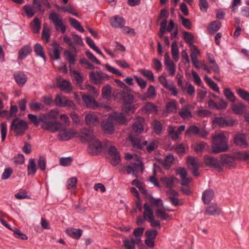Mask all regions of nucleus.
<instances>
[{
  "label": "nucleus",
  "instance_id": "40",
  "mask_svg": "<svg viewBox=\"0 0 249 249\" xmlns=\"http://www.w3.org/2000/svg\"><path fill=\"white\" fill-rule=\"evenodd\" d=\"M144 230V228L142 227L138 228L134 230L133 235L135 236L134 239L135 242L140 243L141 242V237L143 234Z\"/></svg>",
  "mask_w": 249,
  "mask_h": 249
},
{
  "label": "nucleus",
  "instance_id": "45",
  "mask_svg": "<svg viewBox=\"0 0 249 249\" xmlns=\"http://www.w3.org/2000/svg\"><path fill=\"white\" fill-rule=\"evenodd\" d=\"M223 92L225 97L230 102L233 103L235 101L236 97L230 88H225Z\"/></svg>",
  "mask_w": 249,
  "mask_h": 249
},
{
  "label": "nucleus",
  "instance_id": "46",
  "mask_svg": "<svg viewBox=\"0 0 249 249\" xmlns=\"http://www.w3.org/2000/svg\"><path fill=\"white\" fill-rule=\"evenodd\" d=\"M32 29L35 34L38 33L40 30V21L38 18L36 17L31 23Z\"/></svg>",
  "mask_w": 249,
  "mask_h": 249
},
{
  "label": "nucleus",
  "instance_id": "17",
  "mask_svg": "<svg viewBox=\"0 0 249 249\" xmlns=\"http://www.w3.org/2000/svg\"><path fill=\"white\" fill-rule=\"evenodd\" d=\"M111 25L114 28H122L125 24V20L122 18L118 16H115L110 20Z\"/></svg>",
  "mask_w": 249,
  "mask_h": 249
},
{
  "label": "nucleus",
  "instance_id": "13",
  "mask_svg": "<svg viewBox=\"0 0 249 249\" xmlns=\"http://www.w3.org/2000/svg\"><path fill=\"white\" fill-rule=\"evenodd\" d=\"M144 122V119L143 118H137L132 125V133L133 132L137 134L141 133L143 131Z\"/></svg>",
  "mask_w": 249,
  "mask_h": 249
},
{
  "label": "nucleus",
  "instance_id": "25",
  "mask_svg": "<svg viewBox=\"0 0 249 249\" xmlns=\"http://www.w3.org/2000/svg\"><path fill=\"white\" fill-rule=\"evenodd\" d=\"M177 174L179 175L181 180V184L188 185L191 181V179L187 177V172L184 168H179L177 170Z\"/></svg>",
  "mask_w": 249,
  "mask_h": 249
},
{
  "label": "nucleus",
  "instance_id": "23",
  "mask_svg": "<svg viewBox=\"0 0 249 249\" xmlns=\"http://www.w3.org/2000/svg\"><path fill=\"white\" fill-rule=\"evenodd\" d=\"M86 124L89 126H95L99 124V120L96 115L93 113H89L85 116Z\"/></svg>",
  "mask_w": 249,
  "mask_h": 249
},
{
  "label": "nucleus",
  "instance_id": "20",
  "mask_svg": "<svg viewBox=\"0 0 249 249\" xmlns=\"http://www.w3.org/2000/svg\"><path fill=\"white\" fill-rule=\"evenodd\" d=\"M109 118L114 122V124H124L125 122V118L123 113L114 112L109 116Z\"/></svg>",
  "mask_w": 249,
  "mask_h": 249
},
{
  "label": "nucleus",
  "instance_id": "36",
  "mask_svg": "<svg viewBox=\"0 0 249 249\" xmlns=\"http://www.w3.org/2000/svg\"><path fill=\"white\" fill-rule=\"evenodd\" d=\"M213 191L212 190H208L204 192L202 198L205 204H209L213 199Z\"/></svg>",
  "mask_w": 249,
  "mask_h": 249
},
{
  "label": "nucleus",
  "instance_id": "48",
  "mask_svg": "<svg viewBox=\"0 0 249 249\" xmlns=\"http://www.w3.org/2000/svg\"><path fill=\"white\" fill-rule=\"evenodd\" d=\"M124 244L126 249H134L135 245L139 244V243L135 242L134 237L133 236H131L130 237V240L125 239Z\"/></svg>",
  "mask_w": 249,
  "mask_h": 249
},
{
  "label": "nucleus",
  "instance_id": "34",
  "mask_svg": "<svg viewBox=\"0 0 249 249\" xmlns=\"http://www.w3.org/2000/svg\"><path fill=\"white\" fill-rule=\"evenodd\" d=\"M221 164L222 167L223 166H227L230 167L233 166V159L231 157L228 156L225 154L222 155L221 156Z\"/></svg>",
  "mask_w": 249,
  "mask_h": 249
},
{
  "label": "nucleus",
  "instance_id": "50",
  "mask_svg": "<svg viewBox=\"0 0 249 249\" xmlns=\"http://www.w3.org/2000/svg\"><path fill=\"white\" fill-rule=\"evenodd\" d=\"M102 94L104 99L108 100L111 96V88L110 86L107 85L102 88Z\"/></svg>",
  "mask_w": 249,
  "mask_h": 249
},
{
  "label": "nucleus",
  "instance_id": "3",
  "mask_svg": "<svg viewBox=\"0 0 249 249\" xmlns=\"http://www.w3.org/2000/svg\"><path fill=\"white\" fill-rule=\"evenodd\" d=\"M226 137L223 133H218L213 137L212 151L214 153L226 151L228 149Z\"/></svg>",
  "mask_w": 249,
  "mask_h": 249
},
{
  "label": "nucleus",
  "instance_id": "56",
  "mask_svg": "<svg viewBox=\"0 0 249 249\" xmlns=\"http://www.w3.org/2000/svg\"><path fill=\"white\" fill-rule=\"evenodd\" d=\"M34 51L38 56L41 57L44 60L46 59L45 54L43 52V48L39 44H36L35 46Z\"/></svg>",
  "mask_w": 249,
  "mask_h": 249
},
{
  "label": "nucleus",
  "instance_id": "8",
  "mask_svg": "<svg viewBox=\"0 0 249 249\" xmlns=\"http://www.w3.org/2000/svg\"><path fill=\"white\" fill-rule=\"evenodd\" d=\"M187 163L189 168L192 171L193 175L195 176H197L199 175L198 170L201 163L199 160L196 158L189 157L187 160Z\"/></svg>",
  "mask_w": 249,
  "mask_h": 249
},
{
  "label": "nucleus",
  "instance_id": "10",
  "mask_svg": "<svg viewBox=\"0 0 249 249\" xmlns=\"http://www.w3.org/2000/svg\"><path fill=\"white\" fill-rule=\"evenodd\" d=\"M55 103L57 106L60 107H67L70 108H75V105L72 101L68 100L65 97L59 94H57L56 96Z\"/></svg>",
  "mask_w": 249,
  "mask_h": 249
},
{
  "label": "nucleus",
  "instance_id": "37",
  "mask_svg": "<svg viewBox=\"0 0 249 249\" xmlns=\"http://www.w3.org/2000/svg\"><path fill=\"white\" fill-rule=\"evenodd\" d=\"M245 105L241 102L238 103L236 104L233 105L232 106V109L236 114H243L245 112Z\"/></svg>",
  "mask_w": 249,
  "mask_h": 249
},
{
  "label": "nucleus",
  "instance_id": "52",
  "mask_svg": "<svg viewBox=\"0 0 249 249\" xmlns=\"http://www.w3.org/2000/svg\"><path fill=\"white\" fill-rule=\"evenodd\" d=\"M205 81L209 85V86L214 91L219 92V89L216 84L213 81L210 77L207 75L204 77Z\"/></svg>",
  "mask_w": 249,
  "mask_h": 249
},
{
  "label": "nucleus",
  "instance_id": "58",
  "mask_svg": "<svg viewBox=\"0 0 249 249\" xmlns=\"http://www.w3.org/2000/svg\"><path fill=\"white\" fill-rule=\"evenodd\" d=\"M71 75L76 83L78 85H81L83 82V78L80 74L76 71L71 72Z\"/></svg>",
  "mask_w": 249,
  "mask_h": 249
},
{
  "label": "nucleus",
  "instance_id": "7",
  "mask_svg": "<svg viewBox=\"0 0 249 249\" xmlns=\"http://www.w3.org/2000/svg\"><path fill=\"white\" fill-rule=\"evenodd\" d=\"M103 148H104V144H102L96 138L89 142L88 151L92 155L98 154L101 152Z\"/></svg>",
  "mask_w": 249,
  "mask_h": 249
},
{
  "label": "nucleus",
  "instance_id": "31",
  "mask_svg": "<svg viewBox=\"0 0 249 249\" xmlns=\"http://www.w3.org/2000/svg\"><path fill=\"white\" fill-rule=\"evenodd\" d=\"M120 95L122 99L124 101V104H132L134 96L128 91H122L120 92Z\"/></svg>",
  "mask_w": 249,
  "mask_h": 249
},
{
  "label": "nucleus",
  "instance_id": "59",
  "mask_svg": "<svg viewBox=\"0 0 249 249\" xmlns=\"http://www.w3.org/2000/svg\"><path fill=\"white\" fill-rule=\"evenodd\" d=\"M157 216L162 220H166L169 217V215L165 213L164 210L158 208L156 211Z\"/></svg>",
  "mask_w": 249,
  "mask_h": 249
},
{
  "label": "nucleus",
  "instance_id": "43",
  "mask_svg": "<svg viewBox=\"0 0 249 249\" xmlns=\"http://www.w3.org/2000/svg\"><path fill=\"white\" fill-rule=\"evenodd\" d=\"M200 53L199 50L195 46L193 45L191 48V58L192 63L198 61L197 57Z\"/></svg>",
  "mask_w": 249,
  "mask_h": 249
},
{
  "label": "nucleus",
  "instance_id": "60",
  "mask_svg": "<svg viewBox=\"0 0 249 249\" xmlns=\"http://www.w3.org/2000/svg\"><path fill=\"white\" fill-rule=\"evenodd\" d=\"M183 38L185 41L189 45H193L194 36L193 35L187 31L183 32Z\"/></svg>",
  "mask_w": 249,
  "mask_h": 249
},
{
  "label": "nucleus",
  "instance_id": "22",
  "mask_svg": "<svg viewBox=\"0 0 249 249\" xmlns=\"http://www.w3.org/2000/svg\"><path fill=\"white\" fill-rule=\"evenodd\" d=\"M82 99L88 107L95 108L97 107V103L94 98L89 95H83Z\"/></svg>",
  "mask_w": 249,
  "mask_h": 249
},
{
  "label": "nucleus",
  "instance_id": "18",
  "mask_svg": "<svg viewBox=\"0 0 249 249\" xmlns=\"http://www.w3.org/2000/svg\"><path fill=\"white\" fill-rule=\"evenodd\" d=\"M205 162L208 165L213 166L218 170L222 169L221 162L216 158L210 156H207L205 158Z\"/></svg>",
  "mask_w": 249,
  "mask_h": 249
},
{
  "label": "nucleus",
  "instance_id": "11",
  "mask_svg": "<svg viewBox=\"0 0 249 249\" xmlns=\"http://www.w3.org/2000/svg\"><path fill=\"white\" fill-rule=\"evenodd\" d=\"M185 129V125H181L178 128H177L176 126L170 125L168 128V132L171 138L173 140L176 141L179 138V136Z\"/></svg>",
  "mask_w": 249,
  "mask_h": 249
},
{
  "label": "nucleus",
  "instance_id": "26",
  "mask_svg": "<svg viewBox=\"0 0 249 249\" xmlns=\"http://www.w3.org/2000/svg\"><path fill=\"white\" fill-rule=\"evenodd\" d=\"M15 79L19 86L24 85L27 80V77L22 72H17L14 74Z\"/></svg>",
  "mask_w": 249,
  "mask_h": 249
},
{
  "label": "nucleus",
  "instance_id": "27",
  "mask_svg": "<svg viewBox=\"0 0 249 249\" xmlns=\"http://www.w3.org/2000/svg\"><path fill=\"white\" fill-rule=\"evenodd\" d=\"M234 142L236 145L246 147L247 145L246 135L243 133H239L235 135L234 138Z\"/></svg>",
  "mask_w": 249,
  "mask_h": 249
},
{
  "label": "nucleus",
  "instance_id": "16",
  "mask_svg": "<svg viewBox=\"0 0 249 249\" xmlns=\"http://www.w3.org/2000/svg\"><path fill=\"white\" fill-rule=\"evenodd\" d=\"M165 65L170 75H174L176 72V65L169 59V56L167 53L165 54Z\"/></svg>",
  "mask_w": 249,
  "mask_h": 249
},
{
  "label": "nucleus",
  "instance_id": "57",
  "mask_svg": "<svg viewBox=\"0 0 249 249\" xmlns=\"http://www.w3.org/2000/svg\"><path fill=\"white\" fill-rule=\"evenodd\" d=\"M69 21L71 24L75 29L82 32L84 31V28L81 26L79 22L76 19L70 17L69 18Z\"/></svg>",
  "mask_w": 249,
  "mask_h": 249
},
{
  "label": "nucleus",
  "instance_id": "29",
  "mask_svg": "<svg viewBox=\"0 0 249 249\" xmlns=\"http://www.w3.org/2000/svg\"><path fill=\"white\" fill-rule=\"evenodd\" d=\"M62 48L56 43L53 44V48L50 52L51 57L54 60H58L60 58V52Z\"/></svg>",
  "mask_w": 249,
  "mask_h": 249
},
{
  "label": "nucleus",
  "instance_id": "2",
  "mask_svg": "<svg viewBox=\"0 0 249 249\" xmlns=\"http://www.w3.org/2000/svg\"><path fill=\"white\" fill-rule=\"evenodd\" d=\"M125 159L130 160L129 162L128 161L126 165V171L128 174H132L136 178L138 177V174L142 172L143 171L142 164V162L137 159V157L133 156L127 153L125 155Z\"/></svg>",
  "mask_w": 249,
  "mask_h": 249
},
{
  "label": "nucleus",
  "instance_id": "54",
  "mask_svg": "<svg viewBox=\"0 0 249 249\" xmlns=\"http://www.w3.org/2000/svg\"><path fill=\"white\" fill-rule=\"evenodd\" d=\"M153 126L155 133L157 135H160L163 130L161 124L157 120L153 122Z\"/></svg>",
  "mask_w": 249,
  "mask_h": 249
},
{
  "label": "nucleus",
  "instance_id": "21",
  "mask_svg": "<svg viewBox=\"0 0 249 249\" xmlns=\"http://www.w3.org/2000/svg\"><path fill=\"white\" fill-rule=\"evenodd\" d=\"M90 79L95 84H100L106 77V75L101 72L91 71L89 74Z\"/></svg>",
  "mask_w": 249,
  "mask_h": 249
},
{
  "label": "nucleus",
  "instance_id": "30",
  "mask_svg": "<svg viewBox=\"0 0 249 249\" xmlns=\"http://www.w3.org/2000/svg\"><path fill=\"white\" fill-rule=\"evenodd\" d=\"M190 105L184 106L181 110L178 112L179 115L184 119H189L192 117V113L190 110L189 107H191Z\"/></svg>",
  "mask_w": 249,
  "mask_h": 249
},
{
  "label": "nucleus",
  "instance_id": "44",
  "mask_svg": "<svg viewBox=\"0 0 249 249\" xmlns=\"http://www.w3.org/2000/svg\"><path fill=\"white\" fill-rule=\"evenodd\" d=\"M36 171V164L34 159H31L29 160L28 166V173L29 175L34 176Z\"/></svg>",
  "mask_w": 249,
  "mask_h": 249
},
{
  "label": "nucleus",
  "instance_id": "6",
  "mask_svg": "<svg viewBox=\"0 0 249 249\" xmlns=\"http://www.w3.org/2000/svg\"><path fill=\"white\" fill-rule=\"evenodd\" d=\"M27 128V123L18 118L14 119L11 124V129L13 130L16 136L23 135Z\"/></svg>",
  "mask_w": 249,
  "mask_h": 249
},
{
  "label": "nucleus",
  "instance_id": "38",
  "mask_svg": "<svg viewBox=\"0 0 249 249\" xmlns=\"http://www.w3.org/2000/svg\"><path fill=\"white\" fill-rule=\"evenodd\" d=\"M178 104L175 100H171L166 104V110L168 113H176L178 109Z\"/></svg>",
  "mask_w": 249,
  "mask_h": 249
},
{
  "label": "nucleus",
  "instance_id": "49",
  "mask_svg": "<svg viewBox=\"0 0 249 249\" xmlns=\"http://www.w3.org/2000/svg\"><path fill=\"white\" fill-rule=\"evenodd\" d=\"M156 96V91L155 87L150 85L147 90L146 93L144 95V98L146 99L147 98L153 99Z\"/></svg>",
  "mask_w": 249,
  "mask_h": 249
},
{
  "label": "nucleus",
  "instance_id": "12",
  "mask_svg": "<svg viewBox=\"0 0 249 249\" xmlns=\"http://www.w3.org/2000/svg\"><path fill=\"white\" fill-rule=\"evenodd\" d=\"M213 124L221 127H224L229 126H232L234 124L233 120H227L225 118L222 117H216L213 121Z\"/></svg>",
  "mask_w": 249,
  "mask_h": 249
},
{
  "label": "nucleus",
  "instance_id": "53",
  "mask_svg": "<svg viewBox=\"0 0 249 249\" xmlns=\"http://www.w3.org/2000/svg\"><path fill=\"white\" fill-rule=\"evenodd\" d=\"M65 54L67 60L69 61L71 65H73L76 61V54L70 51H66L65 52Z\"/></svg>",
  "mask_w": 249,
  "mask_h": 249
},
{
  "label": "nucleus",
  "instance_id": "51",
  "mask_svg": "<svg viewBox=\"0 0 249 249\" xmlns=\"http://www.w3.org/2000/svg\"><path fill=\"white\" fill-rule=\"evenodd\" d=\"M234 157L240 160H244L247 162H249V152H236L234 155Z\"/></svg>",
  "mask_w": 249,
  "mask_h": 249
},
{
  "label": "nucleus",
  "instance_id": "24",
  "mask_svg": "<svg viewBox=\"0 0 249 249\" xmlns=\"http://www.w3.org/2000/svg\"><path fill=\"white\" fill-rule=\"evenodd\" d=\"M32 52V48L29 45L23 46L18 52V59L20 60L25 59Z\"/></svg>",
  "mask_w": 249,
  "mask_h": 249
},
{
  "label": "nucleus",
  "instance_id": "55",
  "mask_svg": "<svg viewBox=\"0 0 249 249\" xmlns=\"http://www.w3.org/2000/svg\"><path fill=\"white\" fill-rule=\"evenodd\" d=\"M237 94L242 99L249 102V92L241 88H238L236 90Z\"/></svg>",
  "mask_w": 249,
  "mask_h": 249
},
{
  "label": "nucleus",
  "instance_id": "1",
  "mask_svg": "<svg viewBox=\"0 0 249 249\" xmlns=\"http://www.w3.org/2000/svg\"><path fill=\"white\" fill-rule=\"evenodd\" d=\"M59 116L56 110H52L49 112L41 115L39 117L32 114L28 115V119L35 126L42 122L41 127L46 130L52 133L56 132L61 126V124L56 120Z\"/></svg>",
  "mask_w": 249,
  "mask_h": 249
},
{
  "label": "nucleus",
  "instance_id": "61",
  "mask_svg": "<svg viewBox=\"0 0 249 249\" xmlns=\"http://www.w3.org/2000/svg\"><path fill=\"white\" fill-rule=\"evenodd\" d=\"M135 107L134 105L132 104H124L123 106V110L127 114H132L135 110Z\"/></svg>",
  "mask_w": 249,
  "mask_h": 249
},
{
  "label": "nucleus",
  "instance_id": "47",
  "mask_svg": "<svg viewBox=\"0 0 249 249\" xmlns=\"http://www.w3.org/2000/svg\"><path fill=\"white\" fill-rule=\"evenodd\" d=\"M148 199L152 206L157 207V209L163 206L162 201L160 198L156 199L152 196H149Z\"/></svg>",
  "mask_w": 249,
  "mask_h": 249
},
{
  "label": "nucleus",
  "instance_id": "64",
  "mask_svg": "<svg viewBox=\"0 0 249 249\" xmlns=\"http://www.w3.org/2000/svg\"><path fill=\"white\" fill-rule=\"evenodd\" d=\"M140 72L142 75L146 77L148 80L150 81L154 80V75L151 71L147 70H141Z\"/></svg>",
  "mask_w": 249,
  "mask_h": 249
},
{
  "label": "nucleus",
  "instance_id": "39",
  "mask_svg": "<svg viewBox=\"0 0 249 249\" xmlns=\"http://www.w3.org/2000/svg\"><path fill=\"white\" fill-rule=\"evenodd\" d=\"M179 50L177 45V43L176 41L172 42V48H171V53L173 58L175 61H178L179 59Z\"/></svg>",
  "mask_w": 249,
  "mask_h": 249
},
{
  "label": "nucleus",
  "instance_id": "63",
  "mask_svg": "<svg viewBox=\"0 0 249 249\" xmlns=\"http://www.w3.org/2000/svg\"><path fill=\"white\" fill-rule=\"evenodd\" d=\"M198 128L197 126L194 125H190L186 130L185 132V134L187 135H197Z\"/></svg>",
  "mask_w": 249,
  "mask_h": 249
},
{
  "label": "nucleus",
  "instance_id": "62",
  "mask_svg": "<svg viewBox=\"0 0 249 249\" xmlns=\"http://www.w3.org/2000/svg\"><path fill=\"white\" fill-rule=\"evenodd\" d=\"M29 106L32 110L35 111H38L39 110L42 109L44 107L43 105L41 103L34 101L31 102L29 104Z\"/></svg>",
  "mask_w": 249,
  "mask_h": 249
},
{
  "label": "nucleus",
  "instance_id": "41",
  "mask_svg": "<svg viewBox=\"0 0 249 249\" xmlns=\"http://www.w3.org/2000/svg\"><path fill=\"white\" fill-rule=\"evenodd\" d=\"M132 144L134 147L138 148H142L143 147L147 144L146 141H143L142 143L140 140L138 138H133L132 136L130 137Z\"/></svg>",
  "mask_w": 249,
  "mask_h": 249
},
{
  "label": "nucleus",
  "instance_id": "28",
  "mask_svg": "<svg viewBox=\"0 0 249 249\" xmlns=\"http://www.w3.org/2000/svg\"><path fill=\"white\" fill-rule=\"evenodd\" d=\"M57 84L62 90L70 92L72 90L70 83L66 80L57 78Z\"/></svg>",
  "mask_w": 249,
  "mask_h": 249
},
{
  "label": "nucleus",
  "instance_id": "33",
  "mask_svg": "<svg viewBox=\"0 0 249 249\" xmlns=\"http://www.w3.org/2000/svg\"><path fill=\"white\" fill-rule=\"evenodd\" d=\"M160 180L167 187L172 188L174 186L177 178L174 177H163L161 178Z\"/></svg>",
  "mask_w": 249,
  "mask_h": 249
},
{
  "label": "nucleus",
  "instance_id": "35",
  "mask_svg": "<svg viewBox=\"0 0 249 249\" xmlns=\"http://www.w3.org/2000/svg\"><path fill=\"white\" fill-rule=\"evenodd\" d=\"M143 209V217L146 218L147 221L154 217L153 210L147 203L144 204Z\"/></svg>",
  "mask_w": 249,
  "mask_h": 249
},
{
  "label": "nucleus",
  "instance_id": "15",
  "mask_svg": "<svg viewBox=\"0 0 249 249\" xmlns=\"http://www.w3.org/2000/svg\"><path fill=\"white\" fill-rule=\"evenodd\" d=\"M114 122L108 118L107 120H104L101 124V126L105 133L111 134L114 131Z\"/></svg>",
  "mask_w": 249,
  "mask_h": 249
},
{
  "label": "nucleus",
  "instance_id": "14",
  "mask_svg": "<svg viewBox=\"0 0 249 249\" xmlns=\"http://www.w3.org/2000/svg\"><path fill=\"white\" fill-rule=\"evenodd\" d=\"M221 209L217 204H212L205 208L204 214L206 215L216 216L220 214Z\"/></svg>",
  "mask_w": 249,
  "mask_h": 249
},
{
  "label": "nucleus",
  "instance_id": "5",
  "mask_svg": "<svg viewBox=\"0 0 249 249\" xmlns=\"http://www.w3.org/2000/svg\"><path fill=\"white\" fill-rule=\"evenodd\" d=\"M104 148L108 151L111 164L113 166L117 165L120 161V155L117 148L112 145L111 142L108 141L104 142Z\"/></svg>",
  "mask_w": 249,
  "mask_h": 249
},
{
  "label": "nucleus",
  "instance_id": "4",
  "mask_svg": "<svg viewBox=\"0 0 249 249\" xmlns=\"http://www.w3.org/2000/svg\"><path fill=\"white\" fill-rule=\"evenodd\" d=\"M49 18L53 23L56 31L62 34L66 32L67 26L61 15L55 12H52L49 14Z\"/></svg>",
  "mask_w": 249,
  "mask_h": 249
},
{
  "label": "nucleus",
  "instance_id": "9",
  "mask_svg": "<svg viewBox=\"0 0 249 249\" xmlns=\"http://www.w3.org/2000/svg\"><path fill=\"white\" fill-rule=\"evenodd\" d=\"M61 127L57 131H59L58 137L61 140L68 141L72 138L76 134L74 130L71 129L64 128L62 124Z\"/></svg>",
  "mask_w": 249,
  "mask_h": 249
},
{
  "label": "nucleus",
  "instance_id": "19",
  "mask_svg": "<svg viewBox=\"0 0 249 249\" xmlns=\"http://www.w3.org/2000/svg\"><path fill=\"white\" fill-rule=\"evenodd\" d=\"M80 136L82 139L89 142L95 138L93 131L89 129H84L82 130Z\"/></svg>",
  "mask_w": 249,
  "mask_h": 249
},
{
  "label": "nucleus",
  "instance_id": "42",
  "mask_svg": "<svg viewBox=\"0 0 249 249\" xmlns=\"http://www.w3.org/2000/svg\"><path fill=\"white\" fill-rule=\"evenodd\" d=\"M221 27V22L218 20L212 22L209 25L208 30L211 33H213L217 31Z\"/></svg>",
  "mask_w": 249,
  "mask_h": 249
},
{
  "label": "nucleus",
  "instance_id": "32",
  "mask_svg": "<svg viewBox=\"0 0 249 249\" xmlns=\"http://www.w3.org/2000/svg\"><path fill=\"white\" fill-rule=\"evenodd\" d=\"M66 232L67 234L73 238L79 239L82 235V230L81 229L71 228L67 229Z\"/></svg>",
  "mask_w": 249,
  "mask_h": 249
}]
</instances>
